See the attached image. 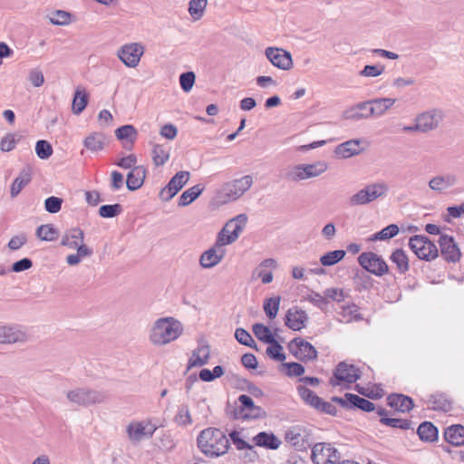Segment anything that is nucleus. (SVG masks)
I'll return each mask as SVG.
<instances>
[{
    "label": "nucleus",
    "instance_id": "obj_13",
    "mask_svg": "<svg viewBox=\"0 0 464 464\" xmlns=\"http://www.w3.org/2000/svg\"><path fill=\"white\" fill-rule=\"evenodd\" d=\"M361 377L360 370L353 364L341 362L337 364L333 377L329 382L332 386H339L342 383H353Z\"/></svg>",
    "mask_w": 464,
    "mask_h": 464
},
{
    "label": "nucleus",
    "instance_id": "obj_19",
    "mask_svg": "<svg viewBox=\"0 0 464 464\" xmlns=\"http://www.w3.org/2000/svg\"><path fill=\"white\" fill-rule=\"evenodd\" d=\"M332 401L343 408H356L367 412L375 410L374 404L372 401L353 393H345L343 397H333Z\"/></svg>",
    "mask_w": 464,
    "mask_h": 464
},
{
    "label": "nucleus",
    "instance_id": "obj_56",
    "mask_svg": "<svg viewBox=\"0 0 464 464\" xmlns=\"http://www.w3.org/2000/svg\"><path fill=\"white\" fill-rule=\"evenodd\" d=\"M72 21V14L63 10H56L50 16V22L55 25H67Z\"/></svg>",
    "mask_w": 464,
    "mask_h": 464
},
{
    "label": "nucleus",
    "instance_id": "obj_11",
    "mask_svg": "<svg viewBox=\"0 0 464 464\" xmlns=\"http://www.w3.org/2000/svg\"><path fill=\"white\" fill-rule=\"evenodd\" d=\"M145 47L140 43L123 44L117 51V57L129 68H136L144 54Z\"/></svg>",
    "mask_w": 464,
    "mask_h": 464
},
{
    "label": "nucleus",
    "instance_id": "obj_53",
    "mask_svg": "<svg viewBox=\"0 0 464 464\" xmlns=\"http://www.w3.org/2000/svg\"><path fill=\"white\" fill-rule=\"evenodd\" d=\"M280 296L270 297L264 303V310L266 316L270 319H274L279 310Z\"/></svg>",
    "mask_w": 464,
    "mask_h": 464
},
{
    "label": "nucleus",
    "instance_id": "obj_34",
    "mask_svg": "<svg viewBox=\"0 0 464 464\" xmlns=\"http://www.w3.org/2000/svg\"><path fill=\"white\" fill-rule=\"evenodd\" d=\"M106 141L107 138L103 133L93 132L84 139L83 145L88 150L92 152H98L104 149Z\"/></svg>",
    "mask_w": 464,
    "mask_h": 464
},
{
    "label": "nucleus",
    "instance_id": "obj_1",
    "mask_svg": "<svg viewBox=\"0 0 464 464\" xmlns=\"http://www.w3.org/2000/svg\"><path fill=\"white\" fill-rule=\"evenodd\" d=\"M197 446L199 451L206 457L218 458L228 451L230 442L223 430L208 427L198 433Z\"/></svg>",
    "mask_w": 464,
    "mask_h": 464
},
{
    "label": "nucleus",
    "instance_id": "obj_51",
    "mask_svg": "<svg viewBox=\"0 0 464 464\" xmlns=\"http://www.w3.org/2000/svg\"><path fill=\"white\" fill-rule=\"evenodd\" d=\"M399 227L396 224H391L381 231L373 234L371 240H387L392 238L399 233Z\"/></svg>",
    "mask_w": 464,
    "mask_h": 464
},
{
    "label": "nucleus",
    "instance_id": "obj_57",
    "mask_svg": "<svg viewBox=\"0 0 464 464\" xmlns=\"http://www.w3.org/2000/svg\"><path fill=\"white\" fill-rule=\"evenodd\" d=\"M271 344L266 349V354L278 362H284L285 360V354L283 353L282 345L275 339V342L269 343Z\"/></svg>",
    "mask_w": 464,
    "mask_h": 464
},
{
    "label": "nucleus",
    "instance_id": "obj_16",
    "mask_svg": "<svg viewBox=\"0 0 464 464\" xmlns=\"http://www.w3.org/2000/svg\"><path fill=\"white\" fill-rule=\"evenodd\" d=\"M188 171L177 172L169 183L160 190V198L163 201L170 200L189 180Z\"/></svg>",
    "mask_w": 464,
    "mask_h": 464
},
{
    "label": "nucleus",
    "instance_id": "obj_58",
    "mask_svg": "<svg viewBox=\"0 0 464 464\" xmlns=\"http://www.w3.org/2000/svg\"><path fill=\"white\" fill-rule=\"evenodd\" d=\"M122 211V207L120 204L102 205L99 208V215L104 218H111L120 215Z\"/></svg>",
    "mask_w": 464,
    "mask_h": 464
},
{
    "label": "nucleus",
    "instance_id": "obj_59",
    "mask_svg": "<svg viewBox=\"0 0 464 464\" xmlns=\"http://www.w3.org/2000/svg\"><path fill=\"white\" fill-rule=\"evenodd\" d=\"M35 152L40 159L46 160L53 154L52 145L46 140H38L35 145Z\"/></svg>",
    "mask_w": 464,
    "mask_h": 464
},
{
    "label": "nucleus",
    "instance_id": "obj_36",
    "mask_svg": "<svg viewBox=\"0 0 464 464\" xmlns=\"http://www.w3.org/2000/svg\"><path fill=\"white\" fill-rule=\"evenodd\" d=\"M444 437L449 443L461 446L464 444V427L461 425H452L446 429Z\"/></svg>",
    "mask_w": 464,
    "mask_h": 464
},
{
    "label": "nucleus",
    "instance_id": "obj_9",
    "mask_svg": "<svg viewBox=\"0 0 464 464\" xmlns=\"http://www.w3.org/2000/svg\"><path fill=\"white\" fill-rule=\"evenodd\" d=\"M156 430L157 426L150 420L130 421L126 428L128 438L134 444L150 439Z\"/></svg>",
    "mask_w": 464,
    "mask_h": 464
},
{
    "label": "nucleus",
    "instance_id": "obj_45",
    "mask_svg": "<svg viewBox=\"0 0 464 464\" xmlns=\"http://www.w3.org/2000/svg\"><path fill=\"white\" fill-rule=\"evenodd\" d=\"M297 391L302 400L311 407L317 409V407L321 404V398L307 387L299 386Z\"/></svg>",
    "mask_w": 464,
    "mask_h": 464
},
{
    "label": "nucleus",
    "instance_id": "obj_49",
    "mask_svg": "<svg viewBox=\"0 0 464 464\" xmlns=\"http://www.w3.org/2000/svg\"><path fill=\"white\" fill-rule=\"evenodd\" d=\"M285 177L287 179L298 182L301 180L308 179L305 168L304 164H297L293 167H291L286 174Z\"/></svg>",
    "mask_w": 464,
    "mask_h": 464
},
{
    "label": "nucleus",
    "instance_id": "obj_5",
    "mask_svg": "<svg viewBox=\"0 0 464 464\" xmlns=\"http://www.w3.org/2000/svg\"><path fill=\"white\" fill-rule=\"evenodd\" d=\"M389 186L384 181H377L366 185L353 194L349 201L352 206L367 205L378 198L387 196Z\"/></svg>",
    "mask_w": 464,
    "mask_h": 464
},
{
    "label": "nucleus",
    "instance_id": "obj_10",
    "mask_svg": "<svg viewBox=\"0 0 464 464\" xmlns=\"http://www.w3.org/2000/svg\"><path fill=\"white\" fill-rule=\"evenodd\" d=\"M311 459L314 464H339L341 454L330 443H316L312 449Z\"/></svg>",
    "mask_w": 464,
    "mask_h": 464
},
{
    "label": "nucleus",
    "instance_id": "obj_15",
    "mask_svg": "<svg viewBox=\"0 0 464 464\" xmlns=\"http://www.w3.org/2000/svg\"><path fill=\"white\" fill-rule=\"evenodd\" d=\"M290 353L303 362L313 361L317 358L316 349L302 338H295L288 343Z\"/></svg>",
    "mask_w": 464,
    "mask_h": 464
},
{
    "label": "nucleus",
    "instance_id": "obj_31",
    "mask_svg": "<svg viewBox=\"0 0 464 464\" xmlns=\"http://www.w3.org/2000/svg\"><path fill=\"white\" fill-rule=\"evenodd\" d=\"M146 177V169L143 166H136L127 175L126 185L128 189L134 191L140 188Z\"/></svg>",
    "mask_w": 464,
    "mask_h": 464
},
{
    "label": "nucleus",
    "instance_id": "obj_18",
    "mask_svg": "<svg viewBox=\"0 0 464 464\" xmlns=\"http://www.w3.org/2000/svg\"><path fill=\"white\" fill-rule=\"evenodd\" d=\"M265 53L269 62L278 69L288 71L294 65L291 53L282 48L267 47Z\"/></svg>",
    "mask_w": 464,
    "mask_h": 464
},
{
    "label": "nucleus",
    "instance_id": "obj_62",
    "mask_svg": "<svg viewBox=\"0 0 464 464\" xmlns=\"http://www.w3.org/2000/svg\"><path fill=\"white\" fill-rule=\"evenodd\" d=\"M63 199L58 197H49L44 201L45 210L49 213L55 214L61 210Z\"/></svg>",
    "mask_w": 464,
    "mask_h": 464
},
{
    "label": "nucleus",
    "instance_id": "obj_21",
    "mask_svg": "<svg viewBox=\"0 0 464 464\" xmlns=\"http://www.w3.org/2000/svg\"><path fill=\"white\" fill-rule=\"evenodd\" d=\"M439 245L440 254L446 261L456 263L460 259V250L452 237L441 235L439 239Z\"/></svg>",
    "mask_w": 464,
    "mask_h": 464
},
{
    "label": "nucleus",
    "instance_id": "obj_20",
    "mask_svg": "<svg viewBox=\"0 0 464 464\" xmlns=\"http://www.w3.org/2000/svg\"><path fill=\"white\" fill-rule=\"evenodd\" d=\"M61 245L70 249L80 250L82 253L92 250L84 244V232L79 227L66 230L62 237Z\"/></svg>",
    "mask_w": 464,
    "mask_h": 464
},
{
    "label": "nucleus",
    "instance_id": "obj_61",
    "mask_svg": "<svg viewBox=\"0 0 464 464\" xmlns=\"http://www.w3.org/2000/svg\"><path fill=\"white\" fill-rule=\"evenodd\" d=\"M235 337L238 343L246 346L254 347L256 345L255 340L252 336L243 328H237L235 332Z\"/></svg>",
    "mask_w": 464,
    "mask_h": 464
},
{
    "label": "nucleus",
    "instance_id": "obj_12",
    "mask_svg": "<svg viewBox=\"0 0 464 464\" xmlns=\"http://www.w3.org/2000/svg\"><path fill=\"white\" fill-rule=\"evenodd\" d=\"M444 112L441 109L433 108L417 115L415 121L420 132L427 133L437 130L444 120Z\"/></svg>",
    "mask_w": 464,
    "mask_h": 464
},
{
    "label": "nucleus",
    "instance_id": "obj_46",
    "mask_svg": "<svg viewBox=\"0 0 464 464\" xmlns=\"http://www.w3.org/2000/svg\"><path fill=\"white\" fill-rule=\"evenodd\" d=\"M304 166L308 179L317 178L324 173L328 169L327 163L323 160H318L311 164H304Z\"/></svg>",
    "mask_w": 464,
    "mask_h": 464
},
{
    "label": "nucleus",
    "instance_id": "obj_54",
    "mask_svg": "<svg viewBox=\"0 0 464 464\" xmlns=\"http://www.w3.org/2000/svg\"><path fill=\"white\" fill-rule=\"evenodd\" d=\"M223 374H224L223 367L220 365H218V366H215L212 371L206 369V368L202 369L199 372L198 376L201 381L209 382L214 381L217 378L221 377Z\"/></svg>",
    "mask_w": 464,
    "mask_h": 464
},
{
    "label": "nucleus",
    "instance_id": "obj_30",
    "mask_svg": "<svg viewBox=\"0 0 464 464\" xmlns=\"http://www.w3.org/2000/svg\"><path fill=\"white\" fill-rule=\"evenodd\" d=\"M458 179L456 175L448 173L445 175H438L429 181V187L434 191H442L456 185Z\"/></svg>",
    "mask_w": 464,
    "mask_h": 464
},
{
    "label": "nucleus",
    "instance_id": "obj_24",
    "mask_svg": "<svg viewBox=\"0 0 464 464\" xmlns=\"http://www.w3.org/2000/svg\"><path fill=\"white\" fill-rule=\"evenodd\" d=\"M369 102L367 115H360L361 117H381L389 109H391L394 103L396 102V99L393 98H378L371 101H367Z\"/></svg>",
    "mask_w": 464,
    "mask_h": 464
},
{
    "label": "nucleus",
    "instance_id": "obj_35",
    "mask_svg": "<svg viewBox=\"0 0 464 464\" xmlns=\"http://www.w3.org/2000/svg\"><path fill=\"white\" fill-rule=\"evenodd\" d=\"M253 440L256 446L264 447L270 450H276L279 448L281 441L273 433H267L265 431L256 434Z\"/></svg>",
    "mask_w": 464,
    "mask_h": 464
},
{
    "label": "nucleus",
    "instance_id": "obj_17",
    "mask_svg": "<svg viewBox=\"0 0 464 464\" xmlns=\"http://www.w3.org/2000/svg\"><path fill=\"white\" fill-rule=\"evenodd\" d=\"M237 417L242 419H259L266 416V411L254 403L248 395L241 394L237 399Z\"/></svg>",
    "mask_w": 464,
    "mask_h": 464
},
{
    "label": "nucleus",
    "instance_id": "obj_29",
    "mask_svg": "<svg viewBox=\"0 0 464 464\" xmlns=\"http://www.w3.org/2000/svg\"><path fill=\"white\" fill-rule=\"evenodd\" d=\"M428 408L434 411H450L452 409V403L445 394H430L424 400Z\"/></svg>",
    "mask_w": 464,
    "mask_h": 464
},
{
    "label": "nucleus",
    "instance_id": "obj_6",
    "mask_svg": "<svg viewBox=\"0 0 464 464\" xmlns=\"http://www.w3.org/2000/svg\"><path fill=\"white\" fill-rule=\"evenodd\" d=\"M246 223L247 216L246 214H239L229 219L223 228L218 233L216 240L218 245L225 246L237 241L246 227Z\"/></svg>",
    "mask_w": 464,
    "mask_h": 464
},
{
    "label": "nucleus",
    "instance_id": "obj_47",
    "mask_svg": "<svg viewBox=\"0 0 464 464\" xmlns=\"http://www.w3.org/2000/svg\"><path fill=\"white\" fill-rule=\"evenodd\" d=\"M369 102H363L345 111V118L349 120L368 119L369 117H361L360 115H367Z\"/></svg>",
    "mask_w": 464,
    "mask_h": 464
},
{
    "label": "nucleus",
    "instance_id": "obj_40",
    "mask_svg": "<svg viewBox=\"0 0 464 464\" xmlns=\"http://www.w3.org/2000/svg\"><path fill=\"white\" fill-rule=\"evenodd\" d=\"M88 104V93L83 88H77L73 96L72 111L79 115L83 111Z\"/></svg>",
    "mask_w": 464,
    "mask_h": 464
},
{
    "label": "nucleus",
    "instance_id": "obj_25",
    "mask_svg": "<svg viewBox=\"0 0 464 464\" xmlns=\"http://www.w3.org/2000/svg\"><path fill=\"white\" fill-rule=\"evenodd\" d=\"M276 261L273 258L263 260L252 272V279H261L263 284H269L273 281V273L268 268L274 269L276 267Z\"/></svg>",
    "mask_w": 464,
    "mask_h": 464
},
{
    "label": "nucleus",
    "instance_id": "obj_7",
    "mask_svg": "<svg viewBox=\"0 0 464 464\" xmlns=\"http://www.w3.org/2000/svg\"><path fill=\"white\" fill-rule=\"evenodd\" d=\"M409 246L420 259L425 261L434 260L439 256L437 246L425 236L411 237Z\"/></svg>",
    "mask_w": 464,
    "mask_h": 464
},
{
    "label": "nucleus",
    "instance_id": "obj_28",
    "mask_svg": "<svg viewBox=\"0 0 464 464\" xmlns=\"http://www.w3.org/2000/svg\"><path fill=\"white\" fill-rule=\"evenodd\" d=\"M360 140H350L339 144L334 150L335 155L341 159H348L362 151Z\"/></svg>",
    "mask_w": 464,
    "mask_h": 464
},
{
    "label": "nucleus",
    "instance_id": "obj_55",
    "mask_svg": "<svg viewBox=\"0 0 464 464\" xmlns=\"http://www.w3.org/2000/svg\"><path fill=\"white\" fill-rule=\"evenodd\" d=\"M115 135L119 140H127L133 142L137 137V130L132 125H123L115 130Z\"/></svg>",
    "mask_w": 464,
    "mask_h": 464
},
{
    "label": "nucleus",
    "instance_id": "obj_14",
    "mask_svg": "<svg viewBox=\"0 0 464 464\" xmlns=\"http://www.w3.org/2000/svg\"><path fill=\"white\" fill-rule=\"evenodd\" d=\"M358 262L365 270L378 276L387 274L389 270L384 259L372 252L361 254Z\"/></svg>",
    "mask_w": 464,
    "mask_h": 464
},
{
    "label": "nucleus",
    "instance_id": "obj_50",
    "mask_svg": "<svg viewBox=\"0 0 464 464\" xmlns=\"http://www.w3.org/2000/svg\"><path fill=\"white\" fill-rule=\"evenodd\" d=\"M253 333L258 340L266 343L275 342V337L269 328L262 324H255L253 325Z\"/></svg>",
    "mask_w": 464,
    "mask_h": 464
},
{
    "label": "nucleus",
    "instance_id": "obj_43",
    "mask_svg": "<svg viewBox=\"0 0 464 464\" xmlns=\"http://www.w3.org/2000/svg\"><path fill=\"white\" fill-rule=\"evenodd\" d=\"M391 261L396 265L401 274H404L409 270V259L406 253L402 249L395 250L391 257Z\"/></svg>",
    "mask_w": 464,
    "mask_h": 464
},
{
    "label": "nucleus",
    "instance_id": "obj_2",
    "mask_svg": "<svg viewBox=\"0 0 464 464\" xmlns=\"http://www.w3.org/2000/svg\"><path fill=\"white\" fill-rule=\"evenodd\" d=\"M183 324L172 316L157 319L149 331V341L156 346H165L182 335Z\"/></svg>",
    "mask_w": 464,
    "mask_h": 464
},
{
    "label": "nucleus",
    "instance_id": "obj_37",
    "mask_svg": "<svg viewBox=\"0 0 464 464\" xmlns=\"http://www.w3.org/2000/svg\"><path fill=\"white\" fill-rule=\"evenodd\" d=\"M377 414L381 417L380 421L392 428H399L401 430H409L411 429V420L404 419H397V418H388L386 417V411L383 408H379L377 410Z\"/></svg>",
    "mask_w": 464,
    "mask_h": 464
},
{
    "label": "nucleus",
    "instance_id": "obj_8",
    "mask_svg": "<svg viewBox=\"0 0 464 464\" xmlns=\"http://www.w3.org/2000/svg\"><path fill=\"white\" fill-rule=\"evenodd\" d=\"M29 340L25 326L18 324H0V344L24 343Z\"/></svg>",
    "mask_w": 464,
    "mask_h": 464
},
{
    "label": "nucleus",
    "instance_id": "obj_39",
    "mask_svg": "<svg viewBox=\"0 0 464 464\" xmlns=\"http://www.w3.org/2000/svg\"><path fill=\"white\" fill-rule=\"evenodd\" d=\"M417 433L423 441L432 442L438 439V429L430 421L420 424Z\"/></svg>",
    "mask_w": 464,
    "mask_h": 464
},
{
    "label": "nucleus",
    "instance_id": "obj_33",
    "mask_svg": "<svg viewBox=\"0 0 464 464\" xmlns=\"http://www.w3.org/2000/svg\"><path fill=\"white\" fill-rule=\"evenodd\" d=\"M31 179L32 169L27 167L22 169L18 177L13 181L11 185V197L15 198L21 192V190L31 181Z\"/></svg>",
    "mask_w": 464,
    "mask_h": 464
},
{
    "label": "nucleus",
    "instance_id": "obj_32",
    "mask_svg": "<svg viewBox=\"0 0 464 464\" xmlns=\"http://www.w3.org/2000/svg\"><path fill=\"white\" fill-rule=\"evenodd\" d=\"M388 404L401 412H408L413 408L411 398L402 394H392L388 396Z\"/></svg>",
    "mask_w": 464,
    "mask_h": 464
},
{
    "label": "nucleus",
    "instance_id": "obj_64",
    "mask_svg": "<svg viewBox=\"0 0 464 464\" xmlns=\"http://www.w3.org/2000/svg\"><path fill=\"white\" fill-rule=\"evenodd\" d=\"M229 437L233 442V444L236 446L237 450H252L253 446L245 441L241 438V434L237 430H233L230 432Z\"/></svg>",
    "mask_w": 464,
    "mask_h": 464
},
{
    "label": "nucleus",
    "instance_id": "obj_44",
    "mask_svg": "<svg viewBox=\"0 0 464 464\" xmlns=\"http://www.w3.org/2000/svg\"><path fill=\"white\" fill-rule=\"evenodd\" d=\"M346 255L344 250H334L321 256L320 263L323 266H332L342 261Z\"/></svg>",
    "mask_w": 464,
    "mask_h": 464
},
{
    "label": "nucleus",
    "instance_id": "obj_42",
    "mask_svg": "<svg viewBox=\"0 0 464 464\" xmlns=\"http://www.w3.org/2000/svg\"><path fill=\"white\" fill-rule=\"evenodd\" d=\"M208 0H190L188 2V14L194 21L200 20L207 9Z\"/></svg>",
    "mask_w": 464,
    "mask_h": 464
},
{
    "label": "nucleus",
    "instance_id": "obj_52",
    "mask_svg": "<svg viewBox=\"0 0 464 464\" xmlns=\"http://www.w3.org/2000/svg\"><path fill=\"white\" fill-rule=\"evenodd\" d=\"M174 421L179 426H188L192 423L189 409L187 405H180L174 417Z\"/></svg>",
    "mask_w": 464,
    "mask_h": 464
},
{
    "label": "nucleus",
    "instance_id": "obj_38",
    "mask_svg": "<svg viewBox=\"0 0 464 464\" xmlns=\"http://www.w3.org/2000/svg\"><path fill=\"white\" fill-rule=\"evenodd\" d=\"M170 147L168 144H154L152 149V160L156 166L164 165L169 159Z\"/></svg>",
    "mask_w": 464,
    "mask_h": 464
},
{
    "label": "nucleus",
    "instance_id": "obj_4",
    "mask_svg": "<svg viewBox=\"0 0 464 464\" xmlns=\"http://www.w3.org/2000/svg\"><path fill=\"white\" fill-rule=\"evenodd\" d=\"M68 401L79 407H90L104 403L108 400L106 392L91 389L89 387H76L66 392Z\"/></svg>",
    "mask_w": 464,
    "mask_h": 464
},
{
    "label": "nucleus",
    "instance_id": "obj_27",
    "mask_svg": "<svg viewBox=\"0 0 464 464\" xmlns=\"http://www.w3.org/2000/svg\"><path fill=\"white\" fill-rule=\"evenodd\" d=\"M359 306L355 304H347L340 306L337 312V320L343 324H350L354 321H361L363 319L359 311Z\"/></svg>",
    "mask_w": 464,
    "mask_h": 464
},
{
    "label": "nucleus",
    "instance_id": "obj_63",
    "mask_svg": "<svg viewBox=\"0 0 464 464\" xmlns=\"http://www.w3.org/2000/svg\"><path fill=\"white\" fill-rule=\"evenodd\" d=\"M195 73L193 72H187L181 73L179 76V83L182 90L186 92H189L195 83Z\"/></svg>",
    "mask_w": 464,
    "mask_h": 464
},
{
    "label": "nucleus",
    "instance_id": "obj_41",
    "mask_svg": "<svg viewBox=\"0 0 464 464\" xmlns=\"http://www.w3.org/2000/svg\"><path fill=\"white\" fill-rule=\"evenodd\" d=\"M204 187L201 184H197L187 190H185L179 197V206L186 207L197 199L203 192Z\"/></svg>",
    "mask_w": 464,
    "mask_h": 464
},
{
    "label": "nucleus",
    "instance_id": "obj_60",
    "mask_svg": "<svg viewBox=\"0 0 464 464\" xmlns=\"http://www.w3.org/2000/svg\"><path fill=\"white\" fill-rule=\"evenodd\" d=\"M384 70L385 67L382 64L365 65L363 69L359 72V75L362 77H377L382 74Z\"/></svg>",
    "mask_w": 464,
    "mask_h": 464
},
{
    "label": "nucleus",
    "instance_id": "obj_23",
    "mask_svg": "<svg viewBox=\"0 0 464 464\" xmlns=\"http://www.w3.org/2000/svg\"><path fill=\"white\" fill-rule=\"evenodd\" d=\"M308 321L307 314L297 306L291 307L285 314V325L293 331H300Z\"/></svg>",
    "mask_w": 464,
    "mask_h": 464
},
{
    "label": "nucleus",
    "instance_id": "obj_3",
    "mask_svg": "<svg viewBox=\"0 0 464 464\" xmlns=\"http://www.w3.org/2000/svg\"><path fill=\"white\" fill-rule=\"evenodd\" d=\"M252 184L253 178L250 175L227 182L217 189L212 202L217 206H220L235 201L243 196L251 188Z\"/></svg>",
    "mask_w": 464,
    "mask_h": 464
},
{
    "label": "nucleus",
    "instance_id": "obj_48",
    "mask_svg": "<svg viewBox=\"0 0 464 464\" xmlns=\"http://www.w3.org/2000/svg\"><path fill=\"white\" fill-rule=\"evenodd\" d=\"M36 236L44 241H53L58 237V230L51 224L41 225L36 230Z\"/></svg>",
    "mask_w": 464,
    "mask_h": 464
},
{
    "label": "nucleus",
    "instance_id": "obj_22",
    "mask_svg": "<svg viewBox=\"0 0 464 464\" xmlns=\"http://www.w3.org/2000/svg\"><path fill=\"white\" fill-rule=\"evenodd\" d=\"M225 249L222 245H218L216 241L214 246L202 253L199 258V264L203 268H212L221 262L225 256Z\"/></svg>",
    "mask_w": 464,
    "mask_h": 464
},
{
    "label": "nucleus",
    "instance_id": "obj_26",
    "mask_svg": "<svg viewBox=\"0 0 464 464\" xmlns=\"http://www.w3.org/2000/svg\"><path fill=\"white\" fill-rule=\"evenodd\" d=\"M209 358V345L207 343H199L198 347L192 351L191 356L188 362V369L202 367L208 362Z\"/></svg>",
    "mask_w": 464,
    "mask_h": 464
}]
</instances>
